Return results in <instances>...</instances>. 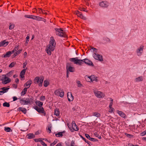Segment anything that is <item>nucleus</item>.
I'll return each mask as SVG.
<instances>
[{
  "mask_svg": "<svg viewBox=\"0 0 146 146\" xmlns=\"http://www.w3.org/2000/svg\"><path fill=\"white\" fill-rule=\"evenodd\" d=\"M140 135L141 136H143L146 134V130L141 133L140 134Z\"/></svg>",
  "mask_w": 146,
  "mask_h": 146,
  "instance_id": "obj_43",
  "label": "nucleus"
},
{
  "mask_svg": "<svg viewBox=\"0 0 146 146\" xmlns=\"http://www.w3.org/2000/svg\"><path fill=\"white\" fill-rule=\"evenodd\" d=\"M77 58H70V60L71 61L74 62V63L76 64H78L80 65H81L82 63L84 60H80L76 59Z\"/></svg>",
  "mask_w": 146,
  "mask_h": 146,
  "instance_id": "obj_5",
  "label": "nucleus"
},
{
  "mask_svg": "<svg viewBox=\"0 0 146 146\" xmlns=\"http://www.w3.org/2000/svg\"><path fill=\"white\" fill-rule=\"evenodd\" d=\"M83 62H84L85 64L91 66H93L94 64L92 61L90 60H88V59H83Z\"/></svg>",
  "mask_w": 146,
  "mask_h": 146,
  "instance_id": "obj_14",
  "label": "nucleus"
},
{
  "mask_svg": "<svg viewBox=\"0 0 146 146\" xmlns=\"http://www.w3.org/2000/svg\"><path fill=\"white\" fill-rule=\"evenodd\" d=\"M60 90H56L54 92L55 94L56 95H58L60 94Z\"/></svg>",
  "mask_w": 146,
  "mask_h": 146,
  "instance_id": "obj_39",
  "label": "nucleus"
},
{
  "mask_svg": "<svg viewBox=\"0 0 146 146\" xmlns=\"http://www.w3.org/2000/svg\"><path fill=\"white\" fill-rule=\"evenodd\" d=\"M34 109L39 113H42L44 116L46 115V112H45L44 108L42 107H38L37 106L34 107Z\"/></svg>",
  "mask_w": 146,
  "mask_h": 146,
  "instance_id": "obj_6",
  "label": "nucleus"
},
{
  "mask_svg": "<svg viewBox=\"0 0 146 146\" xmlns=\"http://www.w3.org/2000/svg\"><path fill=\"white\" fill-rule=\"evenodd\" d=\"M33 19L35 20L38 21H41V17L39 16H37L34 15L33 17Z\"/></svg>",
  "mask_w": 146,
  "mask_h": 146,
  "instance_id": "obj_30",
  "label": "nucleus"
},
{
  "mask_svg": "<svg viewBox=\"0 0 146 146\" xmlns=\"http://www.w3.org/2000/svg\"><path fill=\"white\" fill-rule=\"evenodd\" d=\"M49 43H50L49 44H51V45H52V46H53L52 47V48H51V49L53 50V49H54L56 43L53 37L52 36L50 37V40Z\"/></svg>",
  "mask_w": 146,
  "mask_h": 146,
  "instance_id": "obj_10",
  "label": "nucleus"
},
{
  "mask_svg": "<svg viewBox=\"0 0 146 146\" xmlns=\"http://www.w3.org/2000/svg\"><path fill=\"white\" fill-rule=\"evenodd\" d=\"M72 128L71 129L69 127L70 130L72 132H73L74 130L75 131H77L78 130V128L75 122L74 121H73L72 122Z\"/></svg>",
  "mask_w": 146,
  "mask_h": 146,
  "instance_id": "obj_9",
  "label": "nucleus"
},
{
  "mask_svg": "<svg viewBox=\"0 0 146 146\" xmlns=\"http://www.w3.org/2000/svg\"><path fill=\"white\" fill-rule=\"evenodd\" d=\"M64 95V92H61L60 93V97L62 98Z\"/></svg>",
  "mask_w": 146,
  "mask_h": 146,
  "instance_id": "obj_46",
  "label": "nucleus"
},
{
  "mask_svg": "<svg viewBox=\"0 0 146 146\" xmlns=\"http://www.w3.org/2000/svg\"><path fill=\"white\" fill-rule=\"evenodd\" d=\"M12 86L13 88L15 89L17 88V85L14 84H13Z\"/></svg>",
  "mask_w": 146,
  "mask_h": 146,
  "instance_id": "obj_58",
  "label": "nucleus"
},
{
  "mask_svg": "<svg viewBox=\"0 0 146 146\" xmlns=\"http://www.w3.org/2000/svg\"><path fill=\"white\" fill-rule=\"evenodd\" d=\"M49 82L46 80H45L44 82V87H46L49 85Z\"/></svg>",
  "mask_w": 146,
  "mask_h": 146,
  "instance_id": "obj_34",
  "label": "nucleus"
},
{
  "mask_svg": "<svg viewBox=\"0 0 146 146\" xmlns=\"http://www.w3.org/2000/svg\"><path fill=\"white\" fill-rule=\"evenodd\" d=\"M92 49L94 51H95L96 52H97V49L94 48H92Z\"/></svg>",
  "mask_w": 146,
  "mask_h": 146,
  "instance_id": "obj_62",
  "label": "nucleus"
},
{
  "mask_svg": "<svg viewBox=\"0 0 146 146\" xmlns=\"http://www.w3.org/2000/svg\"><path fill=\"white\" fill-rule=\"evenodd\" d=\"M26 69H24L22 70L20 74V76L22 78H23L24 77V75L25 74V73L26 71Z\"/></svg>",
  "mask_w": 146,
  "mask_h": 146,
  "instance_id": "obj_20",
  "label": "nucleus"
},
{
  "mask_svg": "<svg viewBox=\"0 0 146 146\" xmlns=\"http://www.w3.org/2000/svg\"><path fill=\"white\" fill-rule=\"evenodd\" d=\"M40 133V131H38L35 133V135H37Z\"/></svg>",
  "mask_w": 146,
  "mask_h": 146,
  "instance_id": "obj_61",
  "label": "nucleus"
},
{
  "mask_svg": "<svg viewBox=\"0 0 146 146\" xmlns=\"http://www.w3.org/2000/svg\"><path fill=\"white\" fill-rule=\"evenodd\" d=\"M45 97L44 96H42L40 97V100L42 101H43L45 100Z\"/></svg>",
  "mask_w": 146,
  "mask_h": 146,
  "instance_id": "obj_47",
  "label": "nucleus"
},
{
  "mask_svg": "<svg viewBox=\"0 0 146 146\" xmlns=\"http://www.w3.org/2000/svg\"><path fill=\"white\" fill-rule=\"evenodd\" d=\"M18 109L19 111H22L24 114L26 113L27 110L25 108L22 107H19L18 108Z\"/></svg>",
  "mask_w": 146,
  "mask_h": 146,
  "instance_id": "obj_25",
  "label": "nucleus"
},
{
  "mask_svg": "<svg viewBox=\"0 0 146 146\" xmlns=\"http://www.w3.org/2000/svg\"><path fill=\"white\" fill-rule=\"evenodd\" d=\"M3 76H4V77L2 79H1V80L3 81L2 82V84H6L10 82L11 80L10 78L4 75H3Z\"/></svg>",
  "mask_w": 146,
  "mask_h": 146,
  "instance_id": "obj_7",
  "label": "nucleus"
},
{
  "mask_svg": "<svg viewBox=\"0 0 146 146\" xmlns=\"http://www.w3.org/2000/svg\"><path fill=\"white\" fill-rule=\"evenodd\" d=\"M80 17L84 20H86V19H87V18L86 17H85V16H83L82 14V15Z\"/></svg>",
  "mask_w": 146,
  "mask_h": 146,
  "instance_id": "obj_44",
  "label": "nucleus"
},
{
  "mask_svg": "<svg viewBox=\"0 0 146 146\" xmlns=\"http://www.w3.org/2000/svg\"><path fill=\"white\" fill-rule=\"evenodd\" d=\"M27 138L29 139H31L35 137V135L33 133H28L27 135Z\"/></svg>",
  "mask_w": 146,
  "mask_h": 146,
  "instance_id": "obj_18",
  "label": "nucleus"
},
{
  "mask_svg": "<svg viewBox=\"0 0 146 146\" xmlns=\"http://www.w3.org/2000/svg\"><path fill=\"white\" fill-rule=\"evenodd\" d=\"M94 134L95 136L98 137L99 139H101L102 138V137L101 136H99V135L97 134L94 133Z\"/></svg>",
  "mask_w": 146,
  "mask_h": 146,
  "instance_id": "obj_57",
  "label": "nucleus"
},
{
  "mask_svg": "<svg viewBox=\"0 0 146 146\" xmlns=\"http://www.w3.org/2000/svg\"><path fill=\"white\" fill-rule=\"evenodd\" d=\"M36 105L40 107H41L43 105V103L39 101H36L35 102Z\"/></svg>",
  "mask_w": 146,
  "mask_h": 146,
  "instance_id": "obj_27",
  "label": "nucleus"
},
{
  "mask_svg": "<svg viewBox=\"0 0 146 146\" xmlns=\"http://www.w3.org/2000/svg\"><path fill=\"white\" fill-rule=\"evenodd\" d=\"M3 106L4 107H9L10 106V104L9 103L5 102L3 103Z\"/></svg>",
  "mask_w": 146,
  "mask_h": 146,
  "instance_id": "obj_35",
  "label": "nucleus"
},
{
  "mask_svg": "<svg viewBox=\"0 0 146 146\" xmlns=\"http://www.w3.org/2000/svg\"><path fill=\"white\" fill-rule=\"evenodd\" d=\"M54 30L56 31V35L61 37H66V35L65 34L64 31L61 28H55Z\"/></svg>",
  "mask_w": 146,
  "mask_h": 146,
  "instance_id": "obj_1",
  "label": "nucleus"
},
{
  "mask_svg": "<svg viewBox=\"0 0 146 146\" xmlns=\"http://www.w3.org/2000/svg\"><path fill=\"white\" fill-rule=\"evenodd\" d=\"M42 139V138H39V139H34L35 141L36 142H40L41 141L40 140Z\"/></svg>",
  "mask_w": 146,
  "mask_h": 146,
  "instance_id": "obj_50",
  "label": "nucleus"
},
{
  "mask_svg": "<svg viewBox=\"0 0 146 146\" xmlns=\"http://www.w3.org/2000/svg\"><path fill=\"white\" fill-rule=\"evenodd\" d=\"M94 92L95 96L98 98H104L105 96L103 93L96 90H94Z\"/></svg>",
  "mask_w": 146,
  "mask_h": 146,
  "instance_id": "obj_4",
  "label": "nucleus"
},
{
  "mask_svg": "<svg viewBox=\"0 0 146 146\" xmlns=\"http://www.w3.org/2000/svg\"><path fill=\"white\" fill-rule=\"evenodd\" d=\"M67 96L68 101L69 102L72 101L73 100L74 97L72 96L71 93L70 92H68Z\"/></svg>",
  "mask_w": 146,
  "mask_h": 146,
  "instance_id": "obj_15",
  "label": "nucleus"
},
{
  "mask_svg": "<svg viewBox=\"0 0 146 146\" xmlns=\"http://www.w3.org/2000/svg\"><path fill=\"white\" fill-rule=\"evenodd\" d=\"M22 51V49L19 50L18 51H17V52H16V54H17V55H18V54H19Z\"/></svg>",
  "mask_w": 146,
  "mask_h": 146,
  "instance_id": "obj_55",
  "label": "nucleus"
},
{
  "mask_svg": "<svg viewBox=\"0 0 146 146\" xmlns=\"http://www.w3.org/2000/svg\"><path fill=\"white\" fill-rule=\"evenodd\" d=\"M100 6L103 7H107L109 5V3L106 1H102L99 3Z\"/></svg>",
  "mask_w": 146,
  "mask_h": 146,
  "instance_id": "obj_13",
  "label": "nucleus"
},
{
  "mask_svg": "<svg viewBox=\"0 0 146 146\" xmlns=\"http://www.w3.org/2000/svg\"><path fill=\"white\" fill-rule=\"evenodd\" d=\"M65 132V131H64L61 132H58V133L56 134V136L57 137H62L63 136V134Z\"/></svg>",
  "mask_w": 146,
  "mask_h": 146,
  "instance_id": "obj_24",
  "label": "nucleus"
},
{
  "mask_svg": "<svg viewBox=\"0 0 146 146\" xmlns=\"http://www.w3.org/2000/svg\"><path fill=\"white\" fill-rule=\"evenodd\" d=\"M27 88H25L22 92H21V96H23L25 95L26 93L27 90Z\"/></svg>",
  "mask_w": 146,
  "mask_h": 146,
  "instance_id": "obj_28",
  "label": "nucleus"
},
{
  "mask_svg": "<svg viewBox=\"0 0 146 146\" xmlns=\"http://www.w3.org/2000/svg\"><path fill=\"white\" fill-rule=\"evenodd\" d=\"M92 115L93 116L97 118L101 116L100 114L98 112H95L92 113Z\"/></svg>",
  "mask_w": 146,
  "mask_h": 146,
  "instance_id": "obj_23",
  "label": "nucleus"
},
{
  "mask_svg": "<svg viewBox=\"0 0 146 146\" xmlns=\"http://www.w3.org/2000/svg\"><path fill=\"white\" fill-rule=\"evenodd\" d=\"M74 13L77 15V16L79 17L82 15V13L78 11H77L75 12Z\"/></svg>",
  "mask_w": 146,
  "mask_h": 146,
  "instance_id": "obj_32",
  "label": "nucleus"
},
{
  "mask_svg": "<svg viewBox=\"0 0 146 146\" xmlns=\"http://www.w3.org/2000/svg\"><path fill=\"white\" fill-rule=\"evenodd\" d=\"M66 68L67 71L73 72L74 71V68L70 66V64L67 63L66 64Z\"/></svg>",
  "mask_w": 146,
  "mask_h": 146,
  "instance_id": "obj_12",
  "label": "nucleus"
},
{
  "mask_svg": "<svg viewBox=\"0 0 146 146\" xmlns=\"http://www.w3.org/2000/svg\"><path fill=\"white\" fill-rule=\"evenodd\" d=\"M57 142H58L57 140L54 141L52 143L50 144V146H53L54 145H55L57 143Z\"/></svg>",
  "mask_w": 146,
  "mask_h": 146,
  "instance_id": "obj_42",
  "label": "nucleus"
},
{
  "mask_svg": "<svg viewBox=\"0 0 146 146\" xmlns=\"http://www.w3.org/2000/svg\"><path fill=\"white\" fill-rule=\"evenodd\" d=\"M80 10L81 11H86V12H87L88 11H87L86 10H85V9L84 8H80Z\"/></svg>",
  "mask_w": 146,
  "mask_h": 146,
  "instance_id": "obj_60",
  "label": "nucleus"
},
{
  "mask_svg": "<svg viewBox=\"0 0 146 146\" xmlns=\"http://www.w3.org/2000/svg\"><path fill=\"white\" fill-rule=\"evenodd\" d=\"M74 141L73 140L71 142L70 146H74Z\"/></svg>",
  "mask_w": 146,
  "mask_h": 146,
  "instance_id": "obj_59",
  "label": "nucleus"
},
{
  "mask_svg": "<svg viewBox=\"0 0 146 146\" xmlns=\"http://www.w3.org/2000/svg\"><path fill=\"white\" fill-rule=\"evenodd\" d=\"M56 146H62L61 143H58Z\"/></svg>",
  "mask_w": 146,
  "mask_h": 146,
  "instance_id": "obj_64",
  "label": "nucleus"
},
{
  "mask_svg": "<svg viewBox=\"0 0 146 146\" xmlns=\"http://www.w3.org/2000/svg\"><path fill=\"white\" fill-rule=\"evenodd\" d=\"M15 64L16 63L12 62L9 65V66L10 68H12L14 66Z\"/></svg>",
  "mask_w": 146,
  "mask_h": 146,
  "instance_id": "obj_36",
  "label": "nucleus"
},
{
  "mask_svg": "<svg viewBox=\"0 0 146 146\" xmlns=\"http://www.w3.org/2000/svg\"><path fill=\"white\" fill-rule=\"evenodd\" d=\"M32 81L31 80H30L27 82L24 85V86L27 87V88H29L31 84H32Z\"/></svg>",
  "mask_w": 146,
  "mask_h": 146,
  "instance_id": "obj_19",
  "label": "nucleus"
},
{
  "mask_svg": "<svg viewBox=\"0 0 146 146\" xmlns=\"http://www.w3.org/2000/svg\"><path fill=\"white\" fill-rule=\"evenodd\" d=\"M90 140L91 141H98V140H97L95 138H91V137L90 138Z\"/></svg>",
  "mask_w": 146,
  "mask_h": 146,
  "instance_id": "obj_48",
  "label": "nucleus"
},
{
  "mask_svg": "<svg viewBox=\"0 0 146 146\" xmlns=\"http://www.w3.org/2000/svg\"><path fill=\"white\" fill-rule=\"evenodd\" d=\"M143 80V77L142 76H140L135 79V81L136 82H139L142 81Z\"/></svg>",
  "mask_w": 146,
  "mask_h": 146,
  "instance_id": "obj_21",
  "label": "nucleus"
},
{
  "mask_svg": "<svg viewBox=\"0 0 146 146\" xmlns=\"http://www.w3.org/2000/svg\"><path fill=\"white\" fill-rule=\"evenodd\" d=\"M125 135L127 136V137H128L129 138H131L133 137V135H131V134H128V133H125Z\"/></svg>",
  "mask_w": 146,
  "mask_h": 146,
  "instance_id": "obj_45",
  "label": "nucleus"
},
{
  "mask_svg": "<svg viewBox=\"0 0 146 146\" xmlns=\"http://www.w3.org/2000/svg\"><path fill=\"white\" fill-rule=\"evenodd\" d=\"M9 43V42H5V40L1 41L0 42V47L2 46H6Z\"/></svg>",
  "mask_w": 146,
  "mask_h": 146,
  "instance_id": "obj_17",
  "label": "nucleus"
},
{
  "mask_svg": "<svg viewBox=\"0 0 146 146\" xmlns=\"http://www.w3.org/2000/svg\"><path fill=\"white\" fill-rule=\"evenodd\" d=\"M33 17H34V15H25V17L28 18L32 19H33V18H34Z\"/></svg>",
  "mask_w": 146,
  "mask_h": 146,
  "instance_id": "obj_33",
  "label": "nucleus"
},
{
  "mask_svg": "<svg viewBox=\"0 0 146 146\" xmlns=\"http://www.w3.org/2000/svg\"><path fill=\"white\" fill-rule=\"evenodd\" d=\"M93 56L96 60L100 61H102L103 60L102 56L98 54L94 53L93 54Z\"/></svg>",
  "mask_w": 146,
  "mask_h": 146,
  "instance_id": "obj_8",
  "label": "nucleus"
},
{
  "mask_svg": "<svg viewBox=\"0 0 146 146\" xmlns=\"http://www.w3.org/2000/svg\"><path fill=\"white\" fill-rule=\"evenodd\" d=\"M44 79V77L43 76H41L40 77H36L34 79V82L35 84H39V86L41 87L42 86Z\"/></svg>",
  "mask_w": 146,
  "mask_h": 146,
  "instance_id": "obj_3",
  "label": "nucleus"
},
{
  "mask_svg": "<svg viewBox=\"0 0 146 146\" xmlns=\"http://www.w3.org/2000/svg\"><path fill=\"white\" fill-rule=\"evenodd\" d=\"M46 52L49 55H50L51 54V51H52L50 50H49L46 48Z\"/></svg>",
  "mask_w": 146,
  "mask_h": 146,
  "instance_id": "obj_38",
  "label": "nucleus"
},
{
  "mask_svg": "<svg viewBox=\"0 0 146 146\" xmlns=\"http://www.w3.org/2000/svg\"><path fill=\"white\" fill-rule=\"evenodd\" d=\"M4 130L7 132H9L10 131H12V130L11 129V128L9 127H5Z\"/></svg>",
  "mask_w": 146,
  "mask_h": 146,
  "instance_id": "obj_31",
  "label": "nucleus"
},
{
  "mask_svg": "<svg viewBox=\"0 0 146 146\" xmlns=\"http://www.w3.org/2000/svg\"><path fill=\"white\" fill-rule=\"evenodd\" d=\"M33 99L31 97H28L26 98H24L21 99L20 102L22 105H28L29 104H31L33 102Z\"/></svg>",
  "mask_w": 146,
  "mask_h": 146,
  "instance_id": "obj_2",
  "label": "nucleus"
},
{
  "mask_svg": "<svg viewBox=\"0 0 146 146\" xmlns=\"http://www.w3.org/2000/svg\"><path fill=\"white\" fill-rule=\"evenodd\" d=\"M143 46H140V47L137 50V53L138 56H140L143 53Z\"/></svg>",
  "mask_w": 146,
  "mask_h": 146,
  "instance_id": "obj_11",
  "label": "nucleus"
},
{
  "mask_svg": "<svg viewBox=\"0 0 146 146\" xmlns=\"http://www.w3.org/2000/svg\"><path fill=\"white\" fill-rule=\"evenodd\" d=\"M10 25L9 26V29H13L15 27V25L14 24H10Z\"/></svg>",
  "mask_w": 146,
  "mask_h": 146,
  "instance_id": "obj_41",
  "label": "nucleus"
},
{
  "mask_svg": "<svg viewBox=\"0 0 146 146\" xmlns=\"http://www.w3.org/2000/svg\"><path fill=\"white\" fill-rule=\"evenodd\" d=\"M27 62L26 61L25 62H24L23 64V68H24L26 67L27 64Z\"/></svg>",
  "mask_w": 146,
  "mask_h": 146,
  "instance_id": "obj_56",
  "label": "nucleus"
},
{
  "mask_svg": "<svg viewBox=\"0 0 146 146\" xmlns=\"http://www.w3.org/2000/svg\"><path fill=\"white\" fill-rule=\"evenodd\" d=\"M85 135L86 137L88 139L90 140L91 137L90 135L87 134H85Z\"/></svg>",
  "mask_w": 146,
  "mask_h": 146,
  "instance_id": "obj_52",
  "label": "nucleus"
},
{
  "mask_svg": "<svg viewBox=\"0 0 146 146\" xmlns=\"http://www.w3.org/2000/svg\"><path fill=\"white\" fill-rule=\"evenodd\" d=\"M117 112L119 114V115L121 117L125 118L126 117V115L123 112L118 110H117Z\"/></svg>",
  "mask_w": 146,
  "mask_h": 146,
  "instance_id": "obj_16",
  "label": "nucleus"
},
{
  "mask_svg": "<svg viewBox=\"0 0 146 146\" xmlns=\"http://www.w3.org/2000/svg\"><path fill=\"white\" fill-rule=\"evenodd\" d=\"M40 143L43 146H47L46 144H45L44 143V142L42 140H41Z\"/></svg>",
  "mask_w": 146,
  "mask_h": 146,
  "instance_id": "obj_51",
  "label": "nucleus"
},
{
  "mask_svg": "<svg viewBox=\"0 0 146 146\" xmlns=\"http://www.w3.org/2000/svg\"><path fill=\"white\" fill-rule=\"evenodd\" d=\"M26 44H27L29 41V36H27L26 37Z\"/></svg>",
  "mask_w": 146,
  "mask_h": 146,
  "instance_id": "obj_49",
  "label": "nucleus"
},
{
  "mask_svg": "<svg viewBox=\"0 0 146 146\" xmlns=\"http://www.w3.org/2000/svg\"><path fill=\"white\" fill-rule=\"evenodd\" d=\"M52 45H51V44H49L47 46V48L48 49L50 50L51 51H53L54 49H53V50L51 49V48H52L51 47H52Z\"/></svg>",
  "mask_w": 146,
  "mask_h": 146,
  "instance_id": "obj_37",
  "label": "nucleus"
},
{
  "mask_svg": "<svg viewBox=\"0 0 146 146\" xmlns=\"http://www.w3.org/2000/svg\"><path fill=\"white\" fill-rule=\"evenodd\" d=\"M19 48H18V46H16L15 47V48L14 49L15 50V51H17L18 50V49Z\"/></svg>",
  "mask_w": 146,
  "mask_h": 146,
  "instance_id": "obj_63",
  "label": "nucleus"
},
{
  "mask_svg": "<svg viewBox=\"0 0 146 146\" xmlns=\"http://www.w3.org/2000/svg\"><path fill=\"white\" fill-rule=\"evenodd\" d=\"M54 114L56 116H58L59 115V111L58 109L56 108L55 110Z\"/></svg>",
  "mask_w": 146,
  "mask_h": 146,
  "instance_id": "obj_29",
  "label": "nucleus"
},
{
  "mask_svg": "<svg viewBox=\"0 0 146 146\" xmlns=\"http://www.w3.org/2000/svg\"><path fill=\"white\" fill-rule=\"evenodd\" d=\"M104 40H106L107 42L110 41V39L107 37L104 38Z\"/></svg>",
  "mask_w": 146,
  "mask_h": 146,
  "instance_id": "obj_53",
  "label": "nucleus"
},
{
  "mask_svg": "<svg viewBox=\"0 0 146 146\" xmlns=\"http://www.w3.org/2000/svg\"><path fill=\"white\" fill-rule=\"evenodd\" d=\"M110 109L108 111V112L110 113H112L113 111L114 110V109L113 108H110Z\"/></svg>",
  "mask_w": 146,
  "mask_h": 146,
  "instance_id": "obj_54",
  "label": "nucleus"
},
{
  "mask_svg": "<svg viewBox=\"0 0 146 146\" xmlns=\"http://www.w3.org/2000/svg\"><path fill=\"white\" fill-rule=\"evenodd\" d=\"M11 54V53L10 52V51H8L6 52L5 54H3L2 57H3L4 58H8L10 56Z\"/></svg>",
  "mask_w": 146,
  "mask_h": 146,
  "instance_id": "obj_22",
  "label": "nucleus"
},
{
  "mask_svg": "<svg viewBox=\"0 0 146 146\" xmlns=\"http://www.w3.org/2000/svg\"><path fill=\"white\" fill-rule=\"evenodd\" d=\"M76 83L78 85V87H81L82 86V85L80 81H77L76 82Z\"/></svg>",
  "mask_w": 146,
  "mask_h": 146,
  "instance_id": "obj_40",
  "label": "nucleus"
},
{
  "mask_svg": "<svg viewBox=\"0 0 146 146\" xmlns=\"http://www.w3.org/2000/svg\"><path fill=\"white\" fill-rule=\"evenodd\" d=\"M9 89V88H7L5 87H3L0 89L1 90H3V91H2L3 92V94L6 92Z\"/></svg>",
  "mask_w": 146,
  "mask_h": 146,
  "instance_id": "obj_26",
  "label": "nucleus"
}]
</instances>
